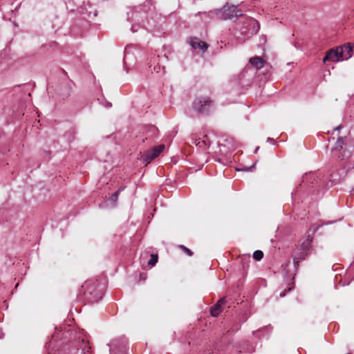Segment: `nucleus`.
Returning <instances> with one entry per match:
<instances>
[{"mask_svg":"<svg viewBox=\"0 0 354 354\" xmlns=\"http://www.w3.org/2000/svg\"><path fill=\"white\" fill-rule=\"evenodd\" d=\"M327 55L329 57L330 60L331 61H342V58H340V54L338 50V48H337L335 50L330 49L327 53Z\"/></svg>","mask_w":354,"mask_h":354,"instance_id":"6e6552de","label":"nucleus"},{"mask_svg":"<svg viewBox=\"0 0 354 354\" xmlns=\"http://www.w3.org/2000/svg\"><path fill=\"white\" fill-rule=\"evenodd\" d=\"M327 61H330V60L329 59L328 55L326 54V56L323 58V62L325 63Z\"/></svg>","mask_w":354,"mask_h":354,"instance_id":"6ab92c4d","label":"nucleus"},{"mask_svg":"<svg viewBox=\"0 0 354 354\" xmlns=\"http://www.w3.org/2000/svg\"><path fill=\"white\" fill-rule=\"evenodd\" d=\"M346 354H351V353H346Z\"/></svg>","mask_w":354,"mask_h":354,"instance_id":"cd10ccee","label":"nucleus"},{"mask_svg":"<svg viewBox=\"0 0 354 354\" xmlns=\"http://www.w3.org/2000/svg\"><path fill=\"white\" fill-rule=\"evenodd\" d=\"M97 301V299H94L92 302Z\"/></svg>","mask_w":354,"mask_h":354,"instance_id":"393cba45","label":"nucleus"},{"mask_svg":"<svg viewBox=\"0 0 354 354\" xmlns=\"http://www.w3.org/2000/svg\"><path fill=\"white\" fill-rule=\"evenodd\" d=\"M342 129V125H339L338 127H335L333 131H339L341 129Z\"/></svg>","mask_w":354,"mask_h":354,"instance_id":"aec40b11","label":"nucleus"},{"mask_svg":"<svg viewBox=\"0 0 354 354\" xmlns=\"http://www.w3.org/2000/svg\"><path fill=\"white\" fill-rule=\"evenodd\" d=\"M259 147H257L256 148V149H255L254 153H257V151H259Z\"/></svg>","mask_w":354,"mask_h":354,"instance_id":"b1692460","label":"nucleus"},{"mask_svg":"<svg viewBox=\"0 0 354 354\" xmlns=\"http://www.w3.org/2000/svg\"><path fill=\"white\" fill-rule=\"evenodd\" d=\"M190 44H191V46H192V48L194 49L199 48V49L205 51L208 48V45L206 43H205L204 41H202L196 38L192 39Z\"/></svg>","mask_w":354,"mask_h":354,"instance_id":"0eeeda50","label":"nucleus"},{"mask_svg":"<svg viewBox=\"0 0 354 354\" xmlns=\"http://www.w3.org/2000/svg\"><path fill=\"white\" fill-rule=\"evenodd\" d=\"M344 138L343 137H339L336 142V147L335 148V151H340L342 147H343V145L344 144Z\"/></svg>","mask_w":354,"mask_h":354,"instance_id":"9d476101","label":"nucleus"},{"mask_svg":"<svg viewBox=\"0 0 354 354\" xmlns=\"http://www.w3.org/2000/svg\"><path fill=\"white\" fill-rule=\"evenodd\" d=\"M124 188L123 187H121L120 188L118 191H116L115 193H113L110 197H109V201L113 202V203H116L117 201H118V196H119V194L120 192H121V190H122Z\"/></svg>","mask_w":354,"mask_h":354,"instance_id":"9b49d317","label":"nucleus"},{"mask_svg":"<svg viewBox=\"0 0 354 354\" xmlns=\"http://www.w3.org/2000/svg\"><path fill=\"white\" fill-rule=\"evenodd\" d=\"M249 63L256 69L259 70L264 66L266 61L261 57L255 56L249 59Z\"/></svg>","mask_w":354,"mask_h":354,"instance_id":"423d86ee","label":"nucleus"},{"mask_svg":"<svg viewBox=\"0 0 354 354\" xmlns=\"http://www.w3.org/2000/svg\"><path fill=\"white\" fill-rule=\"evenodd\" d=\"M88 285H89V283H88V282H86V283L82 286V288H84V289H88Z\"/></svg>","mask_w":354,"mask_h":354,"instance_id":"412c9836","label":"nucleus"},{"mask_svg":"<svg viewBox=\"0 0 354 354\" xmlns=\"http://www.w3.org/2000/svg\"><path fill=\"white\" fill-rule=\"evenodd\" d=\"M291 289H292V288H291V287H290V288H288V289L284 290L283 291H282V292H280L279 296H280L281 297H284V296L286 295V292H287L290 291V290H291Z\"/></svg>","mask_w":354,"mask_h":354,"instance_id":"2eb2a0df","label":"nucleus"},{"mask_svg":"<svg viewBox=\"0 0 354 354\" xmlns=\"http://www.w3.org/2000/svg\"><path fill=\"white\" fill-rule=\"evenodd\" d=\"M268 141H269V142H272V143H274V139H273V138H268Z\"/></svg>","mask_w":354,"mask_h":354,"instance_id":"5701e85b","label":"nucleus"},{"mask_svg":"<svg viewBox=\"0 0 354 354\" xmlns=\"http://www.w3.org/2000/svg\"><path fill=\"white\" fill-rule=\"evenodd\" d=\"M209 354H212V353H209Z\"/></svg>","mask_w":354,"mask_h":354,"instance_id":"bb28decb","label":"nucleus"},{"mask_svg":"<svg viewBox=\"0 0 354 354\" xmlns=\"http://www.w3.org/2000/svg\"><path fill=\"white\" fill-rule=\"evenodd\" d=\"M158 254H151V259L148 261V265L150 266L151 267H153L156 264V263L158 262Z\"/></svg>","mask_w":354,"mask_h":354,"instance_id":"1a4fd4ad","label":"nucleus"},{"mask_svg":"<svg viewBox=\"0 0 354 354\" xmlns=\"http://www.w3.org/2000/svg\"><path fill=\"white\" fill-rule=\"evenodd\" d=\"M256 163L253 164L250 167H245L242 169L243 171H251L252 168L255 167Z\"/></svg>","mask_w":354,"mask_h":354,"instance_id":"dca6fc26","label":"nucleus"},{"mask_svg":"<svg viewBox=\"0 0 354 354\" xmlns=\"http://www.w3.org/2000/svg\"><path fill=\"white\" fill-rule=\"evenodd\" d=\"M352 191H353V192H354V188L353 189V190H352Z\"/></svg>","mask_w":354,"mask_h":354,"instance_id":"a878e982","label":"nucleus"},{"mask_svg":"<svg viewBox=\"0 0 354 354\" xmlns=\"http://www.w3.org/2000/svg\"><path fill=\"white\" fill-rule=\"evenodd\" d=\"M225 303V298L219 299L217 303L211 308L210 313L213 317H217L222 311V306Z\"/></svg>","mask_w":354,"mask_h":354,"instance_id":"39448f33","label":"nucleus"},{"mask_svg":"<svg viewBox=\"0 0 354 354\" xmlns=\"http://www.w3.org/2000/svg\"><path fill=\"white\" fill-rule=\"evenodd\" d=\"M263 257V253L261 250H256L253 253V258L257 261H260Z\"/></svg>","mask_w":354,"mask_h":354,"instance_id":"f8f14e48","label":"nucleus"},{"mask_svg":"<svg viewBox=\"0 0 354 354\" xmlns=\"http://www.w3.org/2000/svg\"><path fill=\"white\" fill-rule=\"evenodd\" d=\"M219 18L223 20L232 19L242 15L241 10L235 6H225L217 12Z\"/></svg>","mask_w":354,"mask_h":354,"instance_id":"f03ea898","label":"nucleus"},{"mask_svg":"<svg viewBox=\"0 0 354 354\" xmlns=\"http://www.w3.org/2000/svg\"><path fill=\"white\" fill-rule=\"evenodd\" d=\"M213 103L209 97H200L194 100L192 106L198 113L207 115L210 113V108Z\"/></svg>","mask_w":354,"mask_h":354,"instance_id":"f257e3e1","label":"nucleus"},{"mask_svg":"<svg viewBox=\"0 0 354 354\" xmlns=\"http://www.w3.org/2000/svg\"><path fill=\"white\" fill-rule=\"evenodd\" d=\"M146 278H147L146 274H144V273L140 274V280H145Z\"/></svg>","mask_w":354,"mask_h":354,"instance_id":"f3484780","label":"nucleus"},{"mask_svg":"<svg viewBox=\"0 0 354 354\" xmlns=\"http://www.w3.org/2000/svg\"><path fill=\"white\" fill-rule=\"evenodd\" d=\"M338 50L340 54V58H342V60L348 59L351 57V53L352 51V47L350 44L339 47Z\"/></svg>","mask_w":354,"mask_h":354,"instance_id":"20e7f679","label":"nucleus"},{"mask_svg":"<svg viewBox=\"0 0 354 354\" xmlns=\"http://www.w3.org/2000/svg\"><path fill=\"white\" fill-rule=\"evenodd\" d=\"M301 259V258H294L293 259L294 266L296 269H297V268L299 266V263Z\"/></svg>","mask_w":354,"mask_h":354,"instance_id":"4468645a","label":"nucleus"},{"mask_svg":"<svg viewBox=\"0 0 354 354\" xmlns=\"http://www.w3.org/2000/svg\"><path fill=\"white\" fill-rule=\"evenodd\" d=\"M196 145H199L200 147H203V145H206V143L204 140H203V141H199Z\"/></svg>","mask_w":354,"mask_h":354,"instance_id":"a211bd4d","label":"nucleus"},{"mask_svg":"<svg viewBox=\"0 0 354 354\" xmlns=\"http://www.w3.org/2000/svg\"><path fill=\"white\" fill-rule=\"evenodd\" d=\"M165 148L164 145H160L151 150L144 152L142 155L143 162L147 165L152 160L158 157L164 151Z\"/></svg>","mask_w":354,"mask_h":354,"instance_id":"7ed1b4c3","label":"nucleus"},{"mask_svg":"<svg viewBox=\"0 0 354 354\" xmlns=\"http://www.w3.org/2000/svg\"><path fill=\"white\" fill-rule=\"evenodd\" d=\"M315 176H316L315 174H310V175H309V177H310V178H313V179H315Z\"/></svg>","mask_w":354,"mask_h":354,"instance_id":"4be33fe9","label":"nucleus"},{"mask_svg":"<svg viewBox=\"0 0 354 354\" xmlns=\"http://www.w3.org/2000/svg\"><path fill=\"white\" fill-rule=\"evenodd\" d=\"M178 248L187 255L189 257H192L193 255V252L187 247L183 245H179Z\"/></svg>","mask_w":354,"mask_h":354,"instance_id":"ddd939ff","label":"nucleus"}]
</instances>
